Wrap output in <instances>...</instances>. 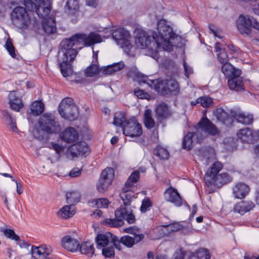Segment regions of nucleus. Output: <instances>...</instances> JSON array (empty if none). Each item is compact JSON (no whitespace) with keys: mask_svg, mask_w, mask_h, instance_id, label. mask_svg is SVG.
I'll return each mask as SVG.
<instances>
[{"mask_svg":"<svg viewBox=\"0 0 259 259\" xmlns=\"http://www.w3.org/2000/svg\"><path fill=\"white\" fill-rule=\"evenodd\" d=\"M135 42L138 47L143 49L147 48L151 42V38L144 31L136 30Z\"/></svg>","mask_w":259,"mask_h":259,"instance_id":"nucleus-17","label":"nucleus"},{"mask_svg":"<svg viewBox=\"0 0 259 259\" xmlns=\"http://www.w3.org/2000/svg\"><path fill=\"white\" fill-rule=\"evenodd\" d=\"M109 201L106 198H99L96 201V205L98 207H107Z\"/></svg>","mask_w":259,"mask_h":259,"instance_id":"nucleus-55","label":"nucleus"},{"mask_svg":"<svg viewBox=\"0 0 259 259\" xmlns=\"http://www.w3.org/2000/svg\"><path fill=\"white\" fill-rule=\"evenodd\" d=\"M98 0H86V3L88 6L96 8L98 5Z\"/></svg>","mask_w":259,"mask_h":259,"instance_id":"nucleus-64","label":"nucleus"},{"mask_svg":"<svg viewBox=\"0 0 259 259\" xmlns=\"http://www.w3.org/2000/svg\"><path fill=\"white\" fill-rule=\"evenodd\" d=\"M144 123L148 129H151L155 126V122L152 117V111L147 109L144 114Z\"/></svg>","mask_w":259,"mask_h":259,"instance_id":"nucleus-38","label":"nucleus"},{"mask_svg":"<svg viewBox=\"0 0 259 259\" xmlns=\"http://www.w3.org/2000/svg\"><path fill=\"white\" fill-rule=\"evenodd\" d=\"M12 180L14 182H15L16 184L17 193L19 195L21 194L23 192V189L21 184L18 182L17 181L15 180L14 179H12Z\"/></svg>","mask_w":259,"mask_h":259,"instance_id":"nucleus-59","label":"nucleus"},{"mask_svg":"<svg viewBox=\"0 0 259 259\" xmlns=\"http://www.w3.org/2000/svg\"><path fill=\"white\" fill-rule=\"evenodd\" d=\"M81 175V168H74L69 172L71 177H77Z\"/></svg>","mask_w":259,"mask_h":259,"instance_id":"nucleus-57","label":"nucleus"},{"mask_svg":"<svg viewBox=\"0 0 259 259\" xmlns=\"http://www.w3.org/2000/svg\"><path fill=\"white\" fill-rule=\"evenodd\" d=\"M79 246L81 253L89 257H92L95 253L94 244L91 241L84 242Z\"/></svg>","mask_w":259,"mask_h":259,"instance_id":"nucleus-34","label":"nucleus"},{"mask_svg":"<svg viewBox=\"0 0 259 259\" xmlns=\"http://www.w3.org/2000/svg\"><path fill=\"white\" fill-rule=\"evenodd\" d=\"M79 6L77 0H68L65 5V11L68 14L75 15L79 10Z\"/></svg>","mask_w":259,"mask_h":259,"instance_id":"nucleus-35","label":"nucleus"},{"mask_svg":"<svg viewBox=\"0 0 259 259\" xmlns=\"http://www.w3.org/2000/svg\"><path fill=\"white\" fill-rule=\"evenodd\" d=\"M44 104L39 101H35L31 105V112L33 115L37 116L44 111Z\"/></svg>","mask_w":259,"mask_h":259,"instance_id":"nucleus-41","label":"nucleus"},{"mask_svg":"<svg viewBox=\"0 0 259 259\" xmlns=\"http://www.w3.org/2000/svg\"><path fill=\"white\" fill-rule=\"evenodd\" d=\"M79 34L73 35L68 38L62 40L60 43V47L63 53V58H66V61H73L76 57L78 52L76 49L72 48L81 44L79 39Z\"/></svg>","mask_w":259,"mask_h":259,"instance_id":"nucleus-7","label":"nucleus"},{"mask_svg":"<svg viewBox=\"0 0 259 259\" xmlns=\"http://www.w3.org/2000/svg\"><path fill=\"white\" fill-rule=\"evenodd\" d=\"M10 16L13 24L21 29H27L31 25L34 27L36 24L35 20L32 23L30 17L23 7H15L12 11Z\"/></svg>","mask_w":259,"mask_h":259,"instance_id":"nucleus-4","label":"nucleus"},{"mask_svg":"<svg viewBox=\"0 0 259 259\" xmlns=\"http://www.w3.org/2000/svg\"><path fill=\"white\" fill-rule=\"evenodd\" d=\"M215 115L217 119L227 125L231 124L232 122V119L222 108H218L215 112Z\"/></svg>","mask_w":259,"mask_h":259,"instance_id":"nucleus-33","label":"nucleus"},{"mask_svg":"<svg viewBox=\"0 0 259 259\" xmlns=\"http://www.w3.org/2000/svg\"><path fill=\"white\" fill-rule=\"evenodd\" d=\"M234 118L237 122L243 124H250L253 121V116L250 114H246L244 113H236Z\"/></svg>","mask_w":259,"mask_h":259,"instance_id":"nucleus-39","label":"nucleus"},{"mask_svg":"<svg viewBox=\"0 0 259 259\" xmlns=\"http://www.w3.org/2000/svg\"><path fill=\"white\" fill-rule=\"evenodd\" d=\"M111 66L113 67V69L115 72L121 70L122 69H123L124 66V64L123 62H119L116 64H113Z\"/></svg>","mask_w":259,"mask_h":259,"instance_id":"nucleus-58","label":"nucleus"},{"mask_svg":"<svg viewBox=\"0 0 259 259\" xmlns=\"http://www.w3.org/2000/svg\"><path fill=\"white\" fill-rule=\"evenodd\" d=\"M58 111L63 118L70 121L75 120L78 115V108L70 98H66L61 101Z\"/></svg>","mask_w":259,"mask_h":259,"instance_id":"nucleus-8","label":"nucleus"},{"mask_svg":"<svg viewBox=\"0 0 259 259\" xmlns=\"http://www.w3.org/2000/svg\"><path fill=\"white\" fill-rule=\"evenodd\" d=\"M155 114L158 120H162L170 116L171 113L168 105L164 103H161L156 106Z\"/></svg>","mask_w":259,"mask_h":259,"instance_id":"nucleus-29","label":"nucleus"},{"mask_svg":"<svg viewBox=\"0 0 259 259\" xmlns=\"http://www.w3.org/2000/svg\"><path fill=\"white\" fill-rule=\"evenodd\" d=\"M67 151L72 157L74 158L85 156L89 152V148L86 143L80 142L70 146Z\"/></svg>","mask_w":259,"mask_h":259,"instance_id":"nucleus-14","label":"nucleus"},{"mask_svg":"<svg viewBox=\"0 0 259 259\" xmlns=\"http://www.w3.org/2000/svg\"><path fill=\"white\" fill-rule=\"evenodd\" d=\"M139 83H147L151 89L162 95H177L180 92L178 81L175 79H150L148 76L140 75Z\"/></svg>","mask_w":259,"mask_h":259,"instance_id":"nucleus-3","label":"nucleus"},{"mask_svg":"<svg viewBox=\"0 0 259 259\" xmlns=\"http://www.w3.org/2000/svg\"><path fill=\"white\" fill-rule=\"evenodd\" d=\"M78 34L79 36L78 38L84 47H90L102 41L101 35L96 32H91L88 35L84 33Z\"/></svg>","mask_w":259,"mask_h":259,"instance_id":"nucleus-16","label":"nucleus"},{"mask_svg":"<svg viewBox=\"0 0 259 259\" xmlns=\"http://www.w3.org/2000/svg\"><path fill=\"white\" fill-rule=\"evenodd\" d=\"M100 72L99 66L96 64H93L88 67L84 71L85 75L87 77H93L98 74Z\"/></svg>","mask_w":259,"mask_h":259,"instance_id":"nucleus-45","label":"nucleus"},{"mask_svg":"<svg viewBox=\"0 0 259 259\" xmlns=\"http://www.w3.org/2000/svg\"><path fill=\"white\" fill-rule=\"evenodd\" d=\"M52 251L50 246L46 244L41 245L39 246L32 245L31 249V253L34 257H47Z\"/></svg>","mask_w":259,"mask_h":259,"instance_id":"nucleus-20","label":"nucleus"},{"mask_svg":"<svg viewBox=\"0 0 259 259\" xmlns=\"http://www.w3.org/2000/svg\"><path fill=\"white\" fill-rule=\"evenodd\" d=\"M8 98L9 103L13 110L19 111L23 107V104L21 99L16 95L15 91L10 93Z\"/></svg>","mask_w":259,"mask_h":259,"instance_id":"nucleus-30","label":"nucleus"},{"mask_svg":"<svg viewBox=\"0 0 259 259\" xmlns=\"http://www.w3.org/2000/svg\"><path fill=\"white\" fill-rule=\"evenodd\" d=\"M122 127L123 134L128 137H138L143 133L142 125L136 118L128 119Z\"/></svg>","mask_w":259,"mask_h":259,"instance_id":"nucleus-11","label":"nucleus"},{"mask_svg":"<svg viewBox=\"0 0 259 259\" xmlns=\"http://www.w3.org/2000/svg\"><path fill=\"white\" fill-rule=\"evenodd\" d=\"M164 227L167 228L168 230L171 232L177 231L180 229L178 224H170L164 226Z\"/></svg>","mask_w":259,"mask_h":259,"instance_id":"nucleus-61","label":"nucleus"},{"mask_svg":"<svg viewBox=\"0 0 259 259\" xmlns=\"http://www.w3.org/2000/svg\"><path fill=\"white\" fill-rule=\"evenodd\" d=\"M127 120L123 112H117L115 114L113 123L116 126H120L122 128Z\"/></svg>","mask_w":259,"mask_h":259,"instance_id":"nucleus-42","label":"nucleus"},{"mask_svg":"<svg viewBox=\"0 0 259 259\" xmlns=\"http://www.w3.org/2000/svg\"><path fill=\"white\" fill-rule=\"evenodd\" d=\"M144 238V235L142 234L135 235L134 237L128 235H125L120 238L119 240L120 245L122 243L127 247H132L134 245L137 244L142 240Z\"/></svg>","mask_w":259,"mask_h":259,"instance_id":"nucleus-26","label":"nucleus"},{"mask_svg":"<svg viewBox=\"0 0 259 259\" xmlns=\"http://www.w3.org/2000/svg\"><path fill=\"white\" fill-rule=\"evenodd\" d=\"M114 178V170L111 167L104 169L97 184V189L99 192H104L112 184Z\"/></svg>","mask_w":259,"mask_h":259,"instance_id":"nucleus-10","label":"nucleus"},{"mask_svg":"<svg viewBox=\"0 0 259 259\" xmlns=\"http://www.w3.org/2000/svg\"><path fill=\"white\" fill-rule=\"evenodd\" d=\"M125 207L121 206L115 211L114 219H106L103 221V224L110 227H118L123 224L125 219L128 224H133L135 221V217L133 213H127Z\"/></svg>","mask_w":259,"mask_h":259,"instance_id":"nucleus-6","label":"nucleus"},{"mask_svg":"<svg viewBox=\"0 0 259 259\" xmlns=\"http://www.w3.org/2000/svg\"><path fill=\"white\" fill-rule=\"evenodd\" d=\"M154 154L160 159L166 160L169 154L167 150L161 146H157L154 150Z\"/></svg>","mask_w":259,"mask_h":259,"instance_id":"nucleus-43","label":"nucleus"},{"mask_svg":"<svg viewBox=\"0 0 259 259\" xmlns=\"http://www.w3.org/2000/svg\"><path fill=\"white\" fill-rule=\"evenodd\" d=\"M184 253L182 251L181 249H180L179 251L176 252V253L174 254V259H184Z\"/></svg>","mask_w":259,"mask_h":259,"instance_id":"nucleus-62","label":"nucleus"},{"mask_svg":"<svg viewBox=\"0 0 259 259\" xmlns=\"http://www.w3.org/2000/svg\"><path fill=\"white\" fill-rule=\"evenodd\" d=\"M102 253L106 257H112L114 256V250L113 247H104L102 249Z\"/></svg>","mask_w":259,"mask_h":259,"instance_id":"nucleus-53","label":"nucleus"},{"mask_svg":"<svg viewBox=\"0 0 259 259\" xmlns=\"http://www.w3.org/2000/svg\"><path fill=\"white\" fill-rule=\"evenodd\" d=\"M157 29L158 34L156 32L152 33V38L156 44L157 48L167 52L172 51V41L178 37L172 27L166 20L161 19L157 22Z\"/></svg>","mask_w":259,"mask_h":259,"instance_id":"nucleus-2","label":"nucleus"},{"mask_svg":"<svg viewBox=\"0 0 259 259\" xmlns=\"http://www.w3.org/2000/svg\"><path fill=\"white\" fill-rule=\"evenodd\" d=\"M236 75L228 79V84L230 89L236 91L243 90L242 78L240 76L241 71H237Z\"/></svg>","mask_w":259,"mask_h":259,"instance_id":"nucleus-21","label":"nucleus"},{"mask_svg":"<svg viewBox=\"0 0 259 259\" xmlns=\"http://www.w3.org/2000/svg\"><path fill=\"white\" fill-rule=\"evenodd\" d=\"M199 259H210V255L208 250L201 248L195 252Z\"/></svg>","mask_w":259,"mask_h":259,"instance_id":"nucleus-48","label":"nucleus"},{"mask_svg":"<svg viewBox=\"0 0 259 259\" xmlns=\"http://www.w3.org/2000/svg\"><path fill=\"white\" fill-rule=\"evenodd\" d=\"M218 58L221 64L229 63V57L225 50L217 54Z\"/></svg>","mask_w":259,"mask_h":259,"instance_id":"nucleus-49","label":"nucleus"},{"mask_svg":"<svg viewBox=\"0 0 259 259\" xmlns=\"http://www.w3.org/2000/svg\"><path fill=\"white\" fill-rule=\"evenodd\" d=\"M134 94L139 99H148L150 98V95L147 92L139 88L135 89Z\"/></svg>","mask_w":259,"mask_h":259,"instance_id":"nucleus-50","label":"nucleus"},{"mask_svg":"<svg viewBox=\"0 0 259 259\" xmlns=\"http://www.w3.org/2000/svg\"><path fill=\"white\" fill-rule=\"evenodd\" d=\"M252 17L240 15L236 20V26L238 31L242 35L249 36L252 32Z\"/></svg>","mask_w":259,"mask_h":259,"instance_id":"nucleus-12","label":"nucleus"},{"mask_svg":"<svg viewBox=\"0 0 259 259\" xmlns=\"http://www.w3.org/2000/svg\"><path fill=\"white\" fill-rule=\"evenodd\" d=\"M197 136V134L194 132L188 133L183 138L182 148L190 150L192 148L193 138Z\"/></svg>","mask_w":259,"mask_h":259,"instance_id":"nucleus-40","label":"nucleus"},{"mask_svg":"<svg viewBox=\"0 0 259 259\" xmlns=\"http://www.w3.org/2000/svg\"><path fill=\"white\" fill-rule=\"evenodd\" d=\"M102 73L104 74H111L114 73L113 67L111 65L106 67L102 69Z\"/></svg>","mask_w":259,"mask_h":259,"instance_id":"nucleus-60","label":"nucleus"},{"mask_svg":"<svg viewBox=\"0 0 259 259\" xmlns=\"http://www.w3.org/2000/svg\"><path fill=\"white\" fill-rule=\"evenodd\" d=\"M72 61H66L65 58H63V62L60 64L59 67L61 72L64 77H68L72 74V68L69 62Z\"/></svg>","mask_w":259,"mask_h":259,"instance_id":"nucleus-36","label":"nucleus"},{"mask_svg":"<svg viewBox=\"0 0 259 259\" xmlns=\"http://www.w3.org/2000/svg\"><path fill=\"white\" fill-rule=\"evenodd\" d=\"M183 66L184 68L185 76L188 78L189 75L193 73V68L189 66L185 61H184Z\"/></svg>","mask_w":259,"mask_h":259,"instance_id":"nucleus-56","label":"nucleus"},{"mask_svg":"<svg viewBox=\"0 0 259 259\" xmlns=\"http://www.w3.org/2000/svg\"><path fill=\"white\" fill-rule=\"evenodd\" d=\"M111 239V241L113 243L114 247L118 250H121L120 245L118 238L115 235L110 233L106 234H98L96 237V241L97 246L98 248H104L107 246Z\"/></svg>","mask_w":259,"mask_h":259,"instance_id":"nucleus-13","label":"nucleus"},{"mask_svg":"<svg viewBox=\"0 0 259 259\" xmlns=\"http://www.w3.org/2000/svg\"><path fill=\"white\" fill-rule=\"evenodd\" d=\"M249 192L248 186L244 183H238L233 188V194L237 199L244 198Z\"/></svg>","mask_w":259,"mask_h":259,"instance_id":"nucleus-25","label":"nucleus"},{"mask_svg":"<svg viewBox=\"0 0 259 259\" xmlns=\"http://www.w3.org/2000/svg\"><path fill=\"white\" fill-rule=\"evenodd\" d=\"M151 206V203L149 199H144L142 201V205L140 207V210L142 212H145L147 210H149Z\"/></svg>","mask_w":259,"mask_h":259,"instance_id":"nucleus-54","label":"nucleus"},{"mask_svg":"<svg viewBox=\"0 0 259 259\" xmlns=\"http://www.w3.org/2000/svg\"><path fill=\"white\" fill-rule=\"evenodd\" d=\"M60 139L67 143H71L78 140L79 135L73 127H69L60 134Z\"/></svg>","mask_w":259,"mask_h":259,"instance_id":"nucleus-19","label":"nucleus"},{"mask_svg":"<svg viewBox=\"0 0 259 259\" xmlns=\"http://www.w3.org/2000/svg\"><path fill=\"white\" fill-rule=\"evenodd\" d=\"M223 168L222 163L216 161L214 162L210 167L209 173L204 177L205 182L206 184L207 180L214 179L219 175V172Z\"/></svg>","mask_w":259,"mask_h":259,"instance_id":"nucleus-32","label":"nucleus"},{"mask_svg":"<svg viewBox=\"0 0 259 259\" xmlns=\"http://www.w3.org/2000/svg\"><path fill=\"white\" fill-rule=\"evenodd\" d=\"M50 149H54L56 154L60 157L61 153L64 151V147L58 143H51V146L48 147Z\"/></svg>","mask_w":259,"mask_h":259,"instance_id":"nucleus-52","label":"nucleus"},{"mask_svg":"<svg viewBox=\"0 0 259 259\" xmlns=\"http://www.w3.org/2000/svg\"><path fill=\"white\" fill-rule=\"evenodd\" d=\"M39 125L43 132L49 134H57L61 131L58 122L55 120L54 116L50 113L42 115L39 121Z\"/></svg>","mask_w":259,"mask_h":259,"instance_id":"nucleus-9","label":"nucleus"},{"mask_svg":"<svg viewBox=\"0 0 259 259\" xmlns=\"http://www.w3.org/2000/svg\"><path fill=\"white\" fill-rule=\"evenodd\" d=\"M3 232L7 237L10 238L12 240L17 241L19 239V236L16 234L13 230L6 229L4 230Z\"/></svg>","mask_w":259,"mask_h":259,"instance_id":"nucleus-51","label":"nucleus"},{"mask_svg":"<svg viewBox=\"0 0 259 259\" xmlns=\"http://www.w3.org/2000/svg\"><path fill=\"white\" fill-rule=\"evenodd\" d=\"M198 126L201 131L211 136H215L219 133L217 126L206 117L201 118L198 123Z\"/></svg>","mask_w":259,"mask_h":259,"instance_id":"nucleus-15","label":"nucleus"},{"mask_svg":"<svg viewBox=\"0 0 259 259\" xmlns=\"http://www.w3.org/2000/svg\"><path fill=\"white\" fill-rule=\"evenodd\" d=\"M231 181V179L229 175L226 172H223L219 174L214 179L210 180H207L206 185L208 187H211L212 186L221 187L222 185L229 183Z\"/></svg>","mask_w":259,"mask_h":259,"instance_id":"nucleus-23","label":"nucleus"},{"mask_svg":"<svg viewBox=\"0 0 259 259\" xmlns=\"http://www.w3.org/2000/svg\"><path fill=\"white\" fill-rule=\"evenodd\" d=\"M140 172L137 170L133 171L126 181L122 192L120 194V197L125 206H128L133 198L134 197V192L137 189L135 184L139 181Z\"/></svg>","mask_w":259,"mask_h":259,"instance_id":"nucleus-5","label":"nucleus"},{"mask_svg":"<svg viewBox=\"0 0 259 259\" xmlns=\"http://www.w3.org/2000/svg\"><path fill=\"white\" fill-rule=\"evenodd\" d=\"M24 4L28 10L35 11L38 17L43 18L42 27L46 33L51 34L56 32L55 19L54 17L47 18L52 8L49 0H24Z\"/></svg>","mask_w":259,"mask_h":259,"instance_id":"nucleus-1","label":"nucleus"},{"mask_svg":"<svg viewBox=\"0 0 259 259\" xmlns=\"http://www.w3.org/2000/svg\"><path fill=\"white\" fill-rule=\"evenodd\" d=\"M80 195L78 192H72L66 194L67 202L70 205H74L80 201Z\"/></svg>","mask_w":259,"mask_h":259,"instance_id":"nucleus-44","label":"nucleus"},{"mask_svg":"<svg viewBox=\"0 0 259 259\" xmlns=\"http://www.w3.org/2000/svg\"><path fill=\"white\" fill-rule=\"evenodd\" d=\"M199 104L204 108L210 107L213 103L211 98L207 96H203L199 98Z\"/></svg>","mask_w":259,"mask_h":259,"instance_id":"nucleus-46","label":"nucleus"},{"mask_svg":"<svg viewBox=\"0 0 259 259\" xmlns=\"http://www.w3.org/2000/svg\"><path fill=\"white\" fill-rule=\"evenodd\" d=\"M237 137L242 142L252 143L254 141L253 131L249 127L240 129L237 133Z\"/></svg>","mask_w":259,"mask_h":259,"instance_id":"nucleus-24","label":"nucleus"},{"mask_svg":"<svg viewBox=\"0 0 259 259\" xmlns=\"http://www.w3.org/2000/svg\"><path fill=\"white\" fill-rule=\"evenodd\" d=\"M62 244L64 248L72 252L77 250L80 245L76 239L69 235L66 236L62 239Z\"/></svg>","mask_w":259,"mask_h":259,"instance_id":"nucleus-28","label":"nucleus"},{"mask_svg":"<svg viewBox=\"0 0 259 259\" xmlns=\"http://www.w3.org/2000/svg\"><path fill=\"white\" fill-rule=\"evenodd\" d=\"M165 195L167 201L173 203L175 206L180 207L182 205V198L175 188L170 187L166 190Z\"/></svg>","mask_w":259,"mask_h":259,"instance_id":"nucleus-18","label":"nucleus"},{"mask_svg":"<svg viewBox=\"0 0 259 259\" xmlns=\"http://www.w3.org/2000/svg\"><path fill=\"white\" fill-rule=\"evenodd\" d=\"M75 211L76 207L74 205H65L59 210L58 215L63 219H67L73 217Z\"/></svg>","mask_w":259,"mask_h":259,"instance_id":"nucleus-31","label":"nucleus"},{"mask_svg":"<svg viewBox=\"0 0 259 259\" xmlns=\"http://www.w3.org/2000/svg\"><path fill=\"white\" fill-rule=\"evenodd\" d=\"M130 33L123 28H119L114 30L112 33V37L117 43L123 42L125 46H128L130 42L128 38L130 37Z\"/></svg>","mask_w":259,"mask_h":259,"instance_id":"nucleus-27","label":"nucleus"},{"mask_svg":"<svg viewBox=\"0 0 259 259\" xmlns=\"http://www.w3.org/2000/svg\"><path fill=\"white\" fill-rule=\"evenodd\" d=\"M18 241V244H19L21 248H26L30 246V244L28 242H26L24 240L19 239Z\"/></svg>","mask_w":259,"mask_h":259,"instance_id":"nucleus-63","label":"nucleus"},{"mask_svg":"<svg viewBox=\"0 0 259 259\" xmlns=\"http://www.w3.org/2000/svg\"><path fill=\"white\" fill-rule=\"evenodd\" d=\"M222 71L225 76L228 78L236 75L237 71H241L234 67L230 63H227L222 65Z\"/></svg>","mask_w":259,"mask_h":259,"instance_id":"nucleus-37","label":"nucleus"},{"mask_svg":"<svg viewBox=\"0 0 259 259\" xmlns=\"http://www.w3.org/2000/svg\"><path fill=\"white\" fill-rule=\"evenodd\" d=\"M6 49L9 52V55L12 57L15 58L16 57L15 49L14 45L12 44L11 39L8 38L5 45Z\"/></svg>","mask_w":259,"mask_h":259,"instance_id":"nucleus-47","label":"nucleus"},{"mask_svg":"<svg viewBox=\"0 0 259 259\" xmlns=\"http://www.w3.org/2000/svg\"><path fill=\"white\" fill-rule=\"evenodd\" d=\"M254 207L255 204L251 201L242 200L234 205L233 210L235 212L243 215L250 211Z\"/></svg>","mask_w":259,"mask_h":259,"instance_id":"nucleus-22","label":"nucleus"}]
</instances>
